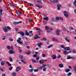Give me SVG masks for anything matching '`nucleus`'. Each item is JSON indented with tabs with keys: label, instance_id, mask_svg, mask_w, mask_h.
<instances>
[{
	"label": "nucleus",
	"instance_id": "f257e3e1",
	"mask_svg": "<svg viewBox=\"0 0 76 76\" xmlns=\"http://www.w3.org/2000/svg\"><path fill=\"white\" fill-rule=\"evenodd\" d=\"M22 39L20 37H19L18 39L17 40V42L18 43V44H20L22 45L23 44V42H21L20 41H21V39Z\"/></svg>",
	"mask_w": 76,
	"mask_h": 76
},
{
	"label": "nucleus",
	"instance_id": "f03ea898",
	"mask_svg": "<svg viewBox=\"0 0 76 76\" xmlns=\"http://www.w3.org/2000/svg\"><path fill=\"white\" fill-rule=\"evenodd\" d=\"M3 31H4V32H7L9 31V30H8L7 28L6 27H3Z\"/></svg>",
	"mask_w": 76,
	"mask_h": 76
},
{
	"label": "nucleus",
	"instance_id": "7ed1b4c3",
	"mask_svg": "<svg viewBox=\"0 0 76 76\" xmlns=\"http://www.w3.org/2000/svg\"><path fill=\"white\" fill-rule=\"evenodd\" d=\"M64 16H65L66 18H68L69 17V15L67 14V12L66 11H64Z\"/></svg>",
	"mask_w": 76,
	"mask_h": 76
},
{
	"label": "nucleus",
	"instance_id": "20e7f679",
	"mask_svg": "<svg viewBox=\"0 0 76 76\" xmlns=\"http://www.w3.org/2000/svg\"><path fill=\"white\" fill-rule=\"evenodd\" d=\"M57 9L58 10H60L61 7H62L61 5L60 4H58L57 5Z\"/></svg>",
	"mask_w": 76,
	"mask_h": 76
},
{
	"label": "nucleus",
	"instance_id": "39448f33",
	"mask_svg": "<svg viewBox=\"0 0 76 76\" xmlns=\"http://www.w3.org/2000/svg\"><path fill=\"white\" fill-rule=\"evenodd\" d=\"M8 53L9 54H13V53H15V51L13 50H11L10 51H9Z\"/></svg>",
	"mask_w": 76,
	"mask_h": 76
},
{
	"label": "nucleus",
	"instance_id": "423d86ee",
	"mask_svg": "<svg viewBox=\"0 0 76 76\" xmlns=\"http://www.w3.org/2000/svg\"><path fill=\"white\" fill-rule=\"evenodd\" d=\"M18 34H20L21 35L23 36L25 35L24 33L22 31H19L18 32Z\"/></svg>",
	"mask_w": 76,
	"mask_h": 76
},
{
	"label": "nucleus",
	"instance_id": "0eeeda50",
	"mask_svg": "<svg viewBox=\"0 0 76 76\" xmlns=\"http://www.w3.org/2000/svg\"><path fill=\"white\" fill-rule=\"evenodd\" d=\"M28 35L31 37L33 35V33H32V31H30L28 33Z\"/></svg>",
	"mask_w": 76,
	"mask_h": 76
},
{
	"label": "nucleus",
	"instance_id": "6e6552de",
	"mask_svg": "<svg viewBox=\"0 0 76 76\" xmlns=\"http://www.w3.org/2000/svg\"><path fill=\"white\" fill-rule=\"evenodd\" d=\"M60 32V30H57L56 31V35H57L59 36L60 35V33H59Z\"/></svg>",
	"mask_w": 76,
	"mask_h": 76
},
{
	"label": "nucleus",
	"instance_id": "1a4fd4ad",
	"mask_svg": "<svg viewBox=\"0 0 76 76\" xmlns=\"http://www.w3.org/2000/svg\"><path fill=\"white\" fill-rule=\"evenodd\" d=\"M43 44L42 43H39L37 44V46L39 48H40V47H41V46L42 45H43Z\"/></svg>",
	"mask_w": 76,
	"mask_h": 76
},
{
	"label": "nucleus",
	"instance_id": "9d476101",
	"mask_svg": "<svg viewBox=\"0 0 76 76\" xmlns=\"http://www.w3.org/2000/svg\"><path fill=\"white\" fill-rule=\"evenodd\" d=\"M22 21H20V22H15L14 23V25H17V24H19V23H21Z\"/></svg>",
	"mask_w": 76,
	"mask_h": 76
},
{
	"label": "nucleus",
	"instance_id": "9b49d317",
	"mask_svg": "<svg viewBox=\"0 0 76 76\" xmlns=\"http://www.w3.org/2000/svg\"><path fill=\"white\" fill-rule=\"evenodd\" d=\"M21 69V68L20 67H19V66H17L16 67V72H18Z\"/></svg>",
	"mask_w": 76,
	"mask_h": 76
},
{
	"label": "nucleus",
	"instance_id": "f8f14e48",
	"mask_svg": "<svg viewBox=\"0 0 76 76\" xmlns=\"http://www.w3.org/2000/svg\"><path fill=\"white\" fill-rule=\"evenodd\" d=\"M52 2L54 3H57L58 2V0H53Z\"/></svg>",
	"mask_w": 76,
	"mask_h": 76
},
{
	"label": "nucleus",
	"instance_id": "ddd939ff",
	"mask_svg": "<svg viewBox=\"0 0 76 76\" xmlns=\"http://www.w3.org/2000/svg\"><path fill=\"white\" fill-rule=\"evenodd\" d=\"M72 58H73V57H70V56H68L66 58V59H72Z\"/></svg>",
	"mask_w": 76,
	"mask_h": 76
},
{
	"label": "nucleus",
	"instance_id": "4468645a",
	"mask_svg": "<svg viewBox=\"0 0 76 76\" xmlns=\"http://www.w3.org/2000/svg\"><path fill=\"white\" fill-rule=\"evenodd\" d=\"M40 38V37H38V36L37 35H36L35 36V37H34V39H37V38Z\"/></svg>",
	"mask_w": 76,
	"mask_h": 76
},
{
	"label": "nucleus",
	"instance_id": "2eb2a0df",
	"mask_svg": "<svg viewBox=\"0 0 76 76\" xmlns=\"http://www.w3.org/2000/svg\"><path fill=\"white\" fill-rule=\"evenodd\" d=\"M58 66L61 68H62L63 67V65L61 64H58Z\"/></svg>",
	"mask_w": 76,
	"mask_h": 76
},
{
	"label": "nucleus",
	"instance_id": "dca6fc26",
	"mask_svg": "<svg viewBox=\"0 0 76 76\" xmlns=\"http://www.w3.org/2000/svg\"><path fill=\"white\" fill-rule=\"evenodd\" d=\"M45 29L46 30H47V31H48V30H49L50 29V28H49V27H48V26H46L45 27Z\"/></svg>",
	"mask_w": 76,
	"mask_h": 76
},
{
	"label": "nucleus",
	"instance_id": "f3484780",
	"mask_svg": "<svg viewBox=\"0 0 76 76\" xmlns=\"http://www.w3.org/2000/svg\"><path fill=\"white\" fill-rule=\"evenodd\" d=\"M64 49L65 50H70V48L69 47H65Z\"/></svg>",
	"mask_w": 76,
	"mask_h": 76
},
{
	"label": "nucleus",
	"instance_id": "a211bd4d",
	"mask_svg": "<svg viewBox=\"0 0 76 76\" xmlns=\"http://www.w3.org/2000/svg\"><path fill=\"white\" fill-rule=\"evenodd\" d=\"M2 12H3V10L1 9V8L0 7V16L2 15Z\"/></svg>",
	"mask_w": 76,
	"mask_h": 76
},
{
	"label": "nucleus",
	"instance_id": "6ab92c4d",
	"mask_svg": "<svg viewBox=\"0 0 76 76\" xmlns=\"http://www.w3.org/2000/svg\"><path fill=\"white\" fill-rule=\"evenodd\" d=\"M16 12H17V15H20V14H22V12H19V11H16Z\"/></svg>",
	"mask_w": 76,
	"mask_h": 76
},
{
	"label": "nucleus",
	"instance_id": "aec40b11",
	"mask_svg": "<svg viewBox=\"0 0 76 76\" xmlns=\"http://www.w3.org/2000/svg\"><path fill=\"white\" fill-rule=\"evenodd\" d=\"M65 39L66 42H70V40H68L67 39V37H65Z\"/></svg>",
	"mask_w": 76,
	"mask_h": 76
},
{
	"label": "nucleus",
	"instance_id": "412c9836",
	"mask_svg": "<svg viewBox=\"0 0 76 76\" xmlns=\"http://www.w3.org/2000/svg\"><path fill=\"white\" fill-rule=\"evenodd\" d=\"M52 57L53 59H56V56L55 55H53L52 56Z\"/></svg>",
	"mask_w": 76,
	"mask_h": 76
},
{
	"label": "nucleus",
	"instance_id": "4be33fe9",
	"mask_svg": "<svg viewBox=\"0 0 76 76\" xmlns=\"http://www.w3.org/2000/svg\"><path fill=\"white\" fill-rule=\"evenodd\" d=\"M70 69L68 68L67 69H66L65 70V72H66V73H67V72H69L70 71Z\"/></svg>",
	"mask_w": 76,
	"mask_h": 76
},
{
	"label": "nucleus",
	"instance_id": "5701e85b",
	"mask_svg": "<svg viewBox=\"0 0 76 76\" xmlns=\"http://www.w3.org/2000/svg\"><path fill=\"white\" fill-rule=\"evenodd\" d=\"M1 66H4V64H5L4 63V61H1Z\"/></svg>",
	"mask_w": 76,
	"mask_h": 76
},
{
	"label": "nucleus",
	"instance_id": "b1692460",
	"mask_svg": "<svg viewBox=\"0 0 76 76\" xmlns=\"http://www.w3.org/2000/svg\"><path fill=\"white\" fill-rule=\"evenodd\" d=\"M25 34L26 35H27V36H28V35H29V33H28V31H26Z\"/></svg>",
	"mask_w": 76,
	"mask_h": 76
},
{
	"label": "nucleus",
	"instance_id": "393cba45",
	"mask_svg": "<svg viewBox=\"0 0 76 76\" xmlns=\"http://www.w3.org/2000/svg\"><path fill=\"white\" fill-rule=\"evenodd\" d=\"M37 2L38 3H40V4H42V3L41 1V0H38L37 1Z\"/></svg>",
	"mask_w": 76,
	"mask_h": 76
},
{
	"label": "nucleus",
	"instance_id": "a878e982",
	"mask_svg": "<svg viewBox=\"0 0 76 76\" xmlns=\"http://www.w3.org/2000/svg\"><path fill=\"white\" fill-rule=\"evenodd\" d=\"M53 45H50L49 46H48V48H51V47H53Z\"/></svg>",
	"mask_w": 76,
	"mask_h": 76
},
{
	"label": "nucleus",
	"instance_id": "bb28decb",
	"mask_svg": "<svg viewBox=\"0 0 76 76\" xmlns=\"http://www.w3.org/2000/svg\"><path fill=\"white\" fill-rule=\"evenodd\" d=\"M73 4L76 7V0H75L73 3Z\"/></svg>",
	"mask_w": 76,
	"mask_h": 76
},
{
	"label": "nucleus",
	"instance_id": "cd10ccee",
	"mask_svg": "<svg viewBox=\"0 0 76 76\" xmlns=\"http://www.w3.org/2000/svg\"><path fill=\"white\" fill-rule=\"evenodd\" d=\"M73 68L74 69V70L75 71V72L76 73V66H73Z\"/></svg>",
	"mask_w": 76,
	"mask_h": 76
},
{
	"label": "nucleus",
	"instance_id": "c85d7f7f",
	"mask_svg": "<svg viewBox=\"0 0 76 76\" xmlns=\"http://www.w3.org/2000/svg\"><path fill=\"white\" fill-rule=\"evenodd\" d=\"M39 63L40 64H43L44 63V61L42 60H40L39 61Z\"/></svg>",
	"mask_w": 76,
	"mask_h": 76
},
{
	"label": "nucleus",
	"instance_id": "c756f323",
	"mask_svg": "<svg viewBox=\"0 0 76 76\" xmlns=\"http://www.w3.org/2000/svg\"><path fill=\"white\" fill-rule=\"evenodd\" d=\"M48 17H45L43 18L44 20H48Z\"/></svg>",
	"mask_w": 76,
	"mask_h": 76
},
{
	"label": "nucleus",
	"instance_id": "7c9ffc66",
	"mask_svg": "<svg viewBox=\"0 0 76 76\" xmlns=\"http://www.w3.org/2000/svg\"><path fill=\"white\" fill-rule=\"evenodd\" d=\"M52 40L53 41H58V40L57 39H56L55 38H53L52 39Z\"/></svg>",
	"mask_w": 76,
	"mask_h": 76
},
{
	"label": "nucleus",
	"instance_id": "2f4dec72",
	"mask_svg": "<svg viewBox=\"0 0 76 76\" xmlns=\"http://www.w3.org/2000/svg\"><path fill=\"white\" fill-rule=\"evenodd\" d=\"M36 6L37 7H39V9H41V8H42V6H39V5H36Z\"/></svg>",
	"mask_w": 76,
	"mask_h": 76
},
{
	"label": "nucleus",
	"instance_id": "473e14b6",
	"mask_svg": "<svg viewBox=\"0 0 76 76\" xmlns=\"http://www.w3.org/2000/svg\"><path fill=\"white\" fill-rule=\"evenodd\" d=\"M33 70H34V69H31L29 70V72H30V73H32V72L33 71Z\"/></svg>",
	"mask_w": 76,
	"mask_h": 76
},
{
	"label": "nucleus",
	"instance_id": "72a5a7b5",
	"mask_svg": "<svg viewBox=\"0 0 76 76\" xmlns=\"http://www.w3.org/2000/svg\"><path fill=\"white\" fill-rule=\"evenodd\" d=\"M7 63L8 64V66H12V64L10 63L9 62H7Z\"/></svg>",
	"mask_w": 76,
	"mask_h": 76
},
{
	"label": "nucleus",
	"instance_id": "f704fd0d",
	"mask_svg": "<svg viewBox=\"0 0 76 76\" xmlns=\"http://www.w3.org/2000/svg\"><path fill=\"white\" fill-rule=\"evenodd\" d=\"M64 54H67V51H64Z\"/></svg>",
	"mask_w": 76,
	"mask_h": 76
},
{
	"label": "nucleus",
	"instance_id": "c9c22d12",
	"mask_svg": "<svg viewBox=\"0 0 76 76\" xmlns=\"http://www.w3.org/2000/svg\"><path fill=\"white\" fill-rule=\"evenodd\" d=\"M9 59L10 60V62H13V59H12V58H11L10 57L9 58Z\"/></svg>",
	"mask_w": 76,
	"mask_h": 76
},
{
	"label": "nucleus",
	"instance_id": "e433bc0d",
	"mask_svg": "<svg viewBox=\"0 0 76 76\" xmlns=\"http://www.w3.org/2000/svg\"><path fill=\"white\" fill-rule=\"evenodd\" d=\"M12 75L13 76H16V73L15 72H13L12 73Z\"/></svg>",
	"mask_w": 76,
	"mask_h": 76
},
{
	"label": "nucleus",
	"instance_id": "4c0bfd02",
	"mask_svg": "<svg viewBox=\"0 0 76 76\" xmlns=\"http://www.w3.org/2000/svg\"><path fill=\"white\" fill-rule=\"evenodd\" d=\"M34 72H38V69H34Z\"/></svg>",
	"mask_w": 76,
	"mask_h": 76
},
{
	"label": "nucleus",
	"instance_id": "58836bf2",
	"mask_svg": "<svg viewBox=\"0 0 76 76\" xmlns=\"http://www.w3.org/2000/svg\"><path fill=\"white\" fill-rule=\"evenodd\" d=\"M9 41H13V39L11 38H10L9 39Z\"/></svg>",
	"mask_w": 76,
	"mask_h": 76
},
{
	"label": "nucleus",
	"instance_id": "ea45409f",
	"mask_svg": "<svg viewBox=\"0 0 76 76\" xmlns=\"http://www.w3.org/2000/svg\"><path fill=\"white\" fill-rule=\"evenodd\" d=\"M61 47L62 48H64H64H65V47H64V46L63 45H61Z\"/></svg>",
	"mask_w": 76,
	"mask_h": 76
},
{
	"label": "nucleus",
	"instance_id": "a19ab883",
	"mask_svg": "<svg viewBox=\"0 0 76 76\" xmlns=\"http://www.w3.org/2000/svg\"><path fill=\"white\" fill-rule=\"evenodd\" d=\"M31 52H28L26 53V54L27 55H30L31 54Z\"/></svg>",
	"mask_w": 76,
	"mask_h": 76
},
{
	"label": "nucleus",
	"instance_id": "79ce46f5",
	"mask_svg": "<svg viewBox=\"0 0 76 76\" xmlns=\"http://www.w3.org/2000/svg\"><path fill=\"white\" fill-rule=\"evenodd\" d=\"M13 69V67H10L9 68V70H12Z\"/></svg>",
	"mask_w": 76,
	"mask_h": 76
},
{
	"label": "nucleus",
	"instance_id": "37998d69",
	"mask_svg": "<svg viewBox=\"0 0 76 76\" xmlns=\"http://www.w3.org/2000/svg\"><path fill=\"white\" fill-rule=\"evenodd\" d=\"M32 62H33V63H36V60L34 59H32Z\"/></svg>",
	"mask_w": 76,
	"mask_h": 76
},
{
	"label": "nucleus",
	"instance_id": "c03bdc74",
	"mask_svg": "<svg viewBox=\"0 0 76 76\" xmlns=\"http://www.w3.org/2000/svg\"><path fill=\"white\" fill-rule=\"evenodd\" d=\"M72 75V73L71 72H69L68 74L67 75V76H70V75Z\"/></svg>",
	"mask_w": 76,
	"mask_h": 76
},
{
	"label": "nucleus",
	"instance_id": "a18cd8bd",
	"mask_svg": "<svg viewBox=\"0 0 76 76\" xmlns=\"http://www.w3.org/2000/svg\"><path fill=\"white\" fill-rule=\"evenodd\" d=\"M42 57H45V54H43L42 56Z\"/></svg>",
	"mask_w": 76,
	"mask_h": 76
},
{
	"label": "nucleus",
	"instance_id": "49530a36",
	"mask_svg": "<svg viewBox=\"0 0 76 76\" xmlns=\"http://www.w3.org/2000/svg\"><path fill=\"white\" fill-rule=\"evenodd\" d=\"M33 20L31 19H29L28 20V21L29 22H32Z\"/></svg>",
	"mask_w": 76,
	"mask_h": 76
},
{
	"label": "nucleus",
	"instance_id": "de8ad7c7",
	"mask_svg": "<svg viewBox=\"0 0 76 76\" xmlns=\"http://www.w3.org/2000/svg\"><path fill=\"white\" fill-rule=\"evenodd\" d=\"M7 28L8 29H9V30H11V28H10V27L9 26H8L7 27Z\"/></svg>",
	"mask_w": 76,
	"mask_h": 76
},
{
	"label": "nucleus",
	"instance_id": "09e8293b",
	"mask_svg": "<svg viewBox=\"0 0 76 76\" xmlns=\"http://www.w3.org/2000/svg\"><path fill=\"white\" fill-rule=\"evenodd\" d=\"M72 52H73V53L74 54H76V51H75V50H72Z\"/></svg>",
	"mask_w": 76,
	"mask_h": 76
},
{
	"label": "nucleus",
	"instance_id": "8fccbe9b",
	"mask_svg": "<svg viewBox=\"0 0 76 76\" xmlns=\"http://www.w3.org/2000/svg\"><path fill=\"white\" fill-rule=\"evenodd\" d=\"M19 57L20 58H21V59H22V58H23V56L22 55L20 56H19Z\"/></svg>",
	"mask_w": 76,
	"mask_h": 76
},
{
	"label": "nucleus",
	"instance_id": "3c124183",
	"mask_svg": "<svg viewBox=\"0 0 76 76\" xmlns=\"http://www.w3.org/2000/svg\"><path fill=\"white\" fill-rule=\"evenodd\" d=\"M47 66V65L45 64H43L42 65V67H45V66Z\"/></svg>",
	"mask_w": 76,
	"mask_h": 76
},
{
	"label": "nucleus",
	"instance_id": "603ef678",
	"mask_svg": "<svg viewBox=\"0 0 76 76\" xmlns=\"http://www.w3.org/2000/svg\"><path fill=\"white\" fill-rule=\"evenodd\" d=\"M39 57L38 56H37V58H36V60H39Z\"/></svg>",
	"mask_w": 76,
	"mask_h": 76
},
{
	"label": "nucleus",
	"instance_id": "864d4df0",
	"mask_svg": "<svg viewBox=\"0 0 76 76\" xmlns=\"http://www.w3.org/2000/svg\"><path fill=\"white\" fill-rule=\"evenodd\" d=\"M56 20H59V18L58 17H57L56 18Z\"/></svg>",
	"mask_w": 76,
	"mask_h": 76
},
{
	"label": "nucleus",
	"instance_id": "5fc2aeb1",
	"mask_svg": "<svg viewBox=\"0 0 76 76\" xmlns=\"http://www.w3.org/2000/svg\"><path fill=\"white\" fill-rule=\"evenodd\" d=\"M72 52V51L71 50H69V52H67V54H69V53H70Z\"/></svg>",
	"mask_w": 76,
	"mask_h": 76
},
{
	"label": "nucleus",
	"instance_id": "6e6d98bb",
	"mask_svg": "<svg viewBox=\"0 0 76 76\" xmlns=\"http://www.w3.org/2000/svg\"><path fill=\"white\" fill-rule=\"evenodd\" d=\"M29 4L30 6H34V5L31 3Z\"/></svg>",
	"mask_w": 76,
	"mask_h": 76
},
{
	"label": "nucleus",
	"instance_id": "4d7b16f0",
	"mask_svg": "<svg viewBox=\"0 0 76 76\" xmlns=\"http://www.w3.org/2000/svg\"><path fill=\"white\" fill-rule=\"evenodd\" d=\"M7 49H8V50H9V49H10V46H8L7 47Z\"/></svg>",
	"mask_w": 76,
	"mask_h": 76
},
{
	"label": "nucleus",
	"instance_id": "13d9d810",
	"mask_svg": "<svg viewBox=\"0 0 76 76\" xmlns=\"http://www.w3.org/2000/svg\"><path fill=\"white\" fill-rule=\"evenodd\" d=\"M61 57V56H57V58H60Z\"/></svg>",
	"mask_w": 76,
	"mask_h": 76
},
{
	"label": "nucleus",
	"instance_id": "bf43d9fd",
	"mask_svg": "<svg viewBox=\"0 0 76 76\" xmlns=\"http://www.w3.org/2000/svg\"><path fill=\"white\" fill-rule=\"evenodd\" d=\"M0 70H1V71H2V72H3V71H4V70H3V69H2L1 67H0Z\"/></svg>",
	"mask_w": 76,
	"mask_h": 76
},
{
	"label": "nucleus",
	"instance_id": "052dcab7",
	"mask_svg": "<svg viewBox=\"0 0 76 76\" xmlns=\"http://www.w3.org/2000/svg\"><path fill=\"white\" fill-rule=\"evenodd\" d=\"M54 20H55L54 18H52L51 19V21H54Z\"/></svg>",
	"mask_w": 76,
	"mask_h": 76
},
{
	"label": "nucleus",
	"instance_id": "680f3d73",
	"mask_svg": "<svg viewBox=\"0 0 76 76\" xmlns=\"http://www.w3.org/2000/svg\"><path fill=\"white\" fill-rule=\"evenodd\" d=\"M59 20H63V18H62V17L60 18Z\"/></svg>",
	"mask_w": 76,
	"mask_h": 76
},
{
	"label": "nucleus",
	"instance_id": "e2e57ef3",
	"mask_svg": "<svg viewBox=\"0 0 76 76\" xmlns=\"http://www.w3.org/2000/svg\"><path fill=\"white\" fill-rule=\"evenodd\" d=\"M42 66H41L39 68V70H42Z\"/></svg>",
	"mask_w": 76,
	"mask_h": 76
},
{
	"label": "nucleus",
	"instance_id": "0e129e2a",
	"mask_svg": "<svg viewBox=\"0 0 76 76\" xmlns=\"http://www.w3.org/2000/svg\"><path fill=\"white\" fill-rule=\"evenodd\" d=\"M43 41H46L47 40V39L45 38H43Z\"/></svg>",
	"mask_w": 76,
	"mask_h": 76
},
{
	"label": "nucleus",
	"instance_id": "69168bd1",
	"mask_svg": "<svg viewBox=\"0 0 76 76\" xmlns=\"http://www.w3.org/2000/svg\"><path fill=\"white\" fill-rule=\"evenodd\" d=\"M46 69H47V68H45L43 69V71H45V70H46Z\"/></svg>",
	"mask_w": 76,
	"mask_h": 76
},
{
	"label": "nucleus",
	"instance_id": "338daca9",
	"mask_svg": "<svg viewBox=\"0 0 76 76\" xmlns=\"http://www.w3.org/2000/svg\"><path fill=\"white\" fill-rule=\"evenodd\" d=\"M5 38H6V36H4V38L2 39V40H4V39H5Z\"/></svg>",
	"mask_w": 76,
	"mask_h": 76
},
{
	"label": "nucleus",
	"instance_id": "774afa93",
	"mask_svg": "<svg viewBox=\"0 0 76 76\" xmlns=\"http://www.w3.org/2000/svg\"><path fill=\"white\" fill-rule=\"evenodd\" d=\"M37 56V55L36 54H34L33 55L34 57H36Z\"/></svg>",
	"mask_w": 76,
	"mask_h": 76
}]
</instances>
